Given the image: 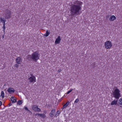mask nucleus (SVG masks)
Segmentation results:
<instances>
[{
  "instance_id": "obj_1",
  "label": "nucleus",
  "mask_w": 122,
  "mask_h": 122,
  "mask_svg": "<svg viewBox=\"0 0 122 122\" xmlns=\"http://www.w3.org/2000/svg\"><path fill=\"white\" fill-rule=\"evenodd\" d=\"M82 4L81 2L77 0L74 2L71 5L70 10V12L72 15L79 14V11L81 10Z\"/></svg>"
},
{
  "instance_id": "obj_2",
  "label": "nucleus",
  "mask_w": 122,
  "mask_h": 122,
  "mask_svg": "<svg viewBox=\"0 0 122 122\" xmlns=\"http://www.w3.org/2000/svg\"><path fill=\"white\" fill-rule=\"evenodd\" d=\"M40 57V55L37 52H35L32 54L31 55H28L27 57L31 59L33 61L36 62Z\"/></svg>"
},
{
  "instance_id": "obj_3",
  "label": "nucleus",
  "mask_w": 122,
  "mask_h": 122,
  "mask_svg": "<svg viewBox=\"0 0 122 122\" xmlns=\"http://www.w3.org/2000/svg\"><path fill=\"white\" fill-rule=\"evenodd\" d=\"M105 48L107 49L110 48L112 46V42L109 41H107L105 42L104 44Z\"/></svg>"
},
{
  "instance_id": "obj_4",
  "label": "nucleus",
  "mask_w": 122,
  "mask_h": 122,
  "mask_svg": "<svg viewBox=\"0 0 122 122\" xmlns=\"http://www.w3.org/2000/svg\"><path fill=\"white\" fill-rule=\"evenodd\" d=\"M120 91L118 89H116L113 92L114 97L116 99H118L119 97L120 94L119 93Z\"/></svg>"
},
{
  "instance_id": "obj_5",
  "label": "nucleus",
  "mask_w": 122,
  "mask_h": 122,
  "mask_svg": "<svg viewBox=\"0 0 122 122\" xmlns=\"http://www.w3.org/2000/svg\"><path fill=\"white\" fill-rule=\"evenodd\" d=\"M11 12L10 11L7 10L5 11V19H8L11 17Z\"/></svg>"
},
{
  "instance_id": "obj_6",
  "label": "nucleus",
  "mask_w": 122,
  "mask_h": 122,
  "mask_svg": "<svg viewBox=\"0 0 122 122\" xmlns=\"http://www.w3.org/2000/svg\"><path fill=\"white\" fill-rule=\"evenodd\" d=\"M28 80L30 82L34 83L36 82V78L34 76H31L28 79Z\"/></svg>"
},
{
  "instance_id": "obj_7",
  "label": "nucleus",
  "mask_w": 122,
  "mask_h": 122,
  "mask_svg": "<svg viewBox=\"0 0 122 122\" xmlns=\"http://www.w3.org/2000/svg\"><path fill=\"white\" fill-rule=\"evenodd\" d=\"M32 108L33 110L35 111L40 112L41 111V109L39 108L36 105H34L33 106Z\"/></svg>"
},
{
  "instance_id": "obj_8",
  "label": "nucleus",
  "mask_w": 122,
  "mask_h": 122,
  "mask_svg": "<svg viewBox=\"0 0 122 122\" xmlns=\"http://www.w3.org/2000/svg\"><path fill=\"white\" fill-rule=\"evenodd\" d=\"M16 62L18 64H20L22 61V59L20 57H18L16 59Z\"/></svg>"
},
{
  "instance_id": "obj_9",
  "label": "nucleus",
  "mask_w": 122,
  "mask_h": 122,
  "mask_svg": "<svg viewBox=\"0 0 122 122\" xmlns=\"http://www.w3.org/2000/svg\"><path fill=\"white\" fill-rule=\"evenodd\" d=\"M61 40L60 37V36H58L55 41V44L56 45L59 44Z\"/></svg>"
},
{
  "instance_id": "obj_10",
  "label": "nucleus",
  "mask_w": 122,
  "mask_h": 122,
  "mask_svg": "<svg viewBox=\"0 0 122 122\" xmlns=\"http://www.w3.org/2000/svg\"><path fill=\"white\" fill-rule=\"evenodd\" d=\"M7 91L9 93L11 94L14 92L15 90L12 88H9L7 90Z\"/></svg>"
},
{
  "instance_id": "obj_11",
  "label": "nucleus",
  "mask_w": 122,
  "mask_h": 122,
  "mask_svg": "<svg viewBox=\"0 0 122 122\" xmlns=\"http://www.w3.org/2000/svg\"><path fill=\"white\" fill-rule=\"evenodd\" d=\"M55 109H52L50 113V116L51 117H53L55 113Z\"/></svg>"
},
{
  "instance_id": "obj_12",
  "label": "nucleus",
  "mask_w": 122,
  "mask_h": 122,
  "mask_svg": "<svg viewBox=\"0 0 122 122\" xmlns=\"http://www.w3.org/2000/svg\"><path fill=\"white\" fill-rule=\"evenodd\" d=\"M116 18L114 15H112L110 17L109 20L111 21H113L116 20Z\"/></svg>"
},
{
  "instance_id": "obj_13",
  "label": "nucleus",
  "mask_w": 122,
  "mask_h": 122,
  "mask_svg": "<svg viewBox=\"0 0 122 122\" xmlns=\"http://www.w3.org/2000/svg\"><path fill=\"white\" fill-rule=\"evenodd\" d=\"M117 100H114L111 102V105H116L117 104Z\"/></svg>"
},
{
  "instance_id": "obj_14",
  "label": "nucleus",
  "mask_w": 122,
  "mask_h": 122,
  "mask_svg": "<svg viewBox=\"0 0 122 122\" xmlns=\"http://www.w3.org/2000/svg\"><path fill=\"white\" fill-rule=\"evenodd\" d=\"M11 100L13 103H15L16 102V100L15 97H12L11 98Z\"/></svg>"
},
{
  "instance_id": "obj_15",
  "label": "nucleus",
  "mask_w": 122,
  "mask_h": 122,
  "mask_svg": "<svg viewBox=\"0 0 122 122\" xmlns=\"http://www.w3.org/2000/svg\"><path fill=\"white\" fill-rule=\"evenodd\" d=\"M69 102H67L62 107L63 109L66 107L69 104Z\"/></svg>"
},
{
  "instance_id": "obj_16",
  "label": "nucleus",
  "mask_w": 122,
  "mask_h": 122,
  "mask_svg": "<svg viewBox=\"0 0 122 122\" xmlns=\"http://www.w3.org/2000/svg\"><path fill=\"white\" fill-rule=\"evenodd\" d=\"M50 31L49 30H47L46 33V34L45 35V36L46 37L48 36L50 34Z\"/></svg>"
},
{
  "instance_id": "obj_17",
  "label": "nucleus",
  "mask_w": 122,
  "mask_h": 122,
  "mask_svg": "<svg viewBox=\"0 0 122 122\" xmlns=\"http://www.w3.org/2000/svg\"><path fill=\"white\" fill-rule=\"evenodd\" d=\"M6 20L3 17H0V23L1 22H4Z\"/></svg>"
},
{
  "instance_id": "obj_18",
  "label": "nucleus",
  "mask_w": 122,
  "mask_h": 122,
  "mask_svg": "<svg viewBox=\"0 0 122 122\" xmlns=\"http://www.w3.org/2000/svg\"><path fill=\"white\" fill-rule=\"evenodd\" d=\"M118 103L119 104L122 105V98H120L118 100Z\"/></svg>"
},
{
  "instance_id": "obj_19",
  "label": "nucleus",
  "mask_w": 122,
  "mask_h": 122,
  "mask_svg": "<svg viewBox=\"0 0 122 122\" xmlns=\"http://www.w3.org/2000/svg\"><path fill=\"white\" fill-rule=\"evenodd\" d=\"M40 117L43 118H44L46 117V116L44 114H41Z\"/></svg>"
},
{
  "instance_id": "obj_20",
  "label": "nucleus",
  "mask_w": 122,
  "mask_h": 122,
  "mask_svg": "<svg viewBox=\"0 0 122 122\" xmlns=\"http://www.w3.org/2000/svg\"><path fill=\"white\" fill-rule=\"evenodd\" d=\"M60 113V111L59 110H58L57 111V112H56L55 116L56 117H57V116Z\"/></svg>"
},
{
  "instance_id": "obj_21",
  "label": "nucleus",
  "mask_w": 122,
  "mask_h": 122,
  "mask_svg": "<svg viewBox=\"0 0 122 122\" xmlns=\"http://www.w3.org/2000/svg\"><path fill=\"white\" fill-rule=\"evenodd\" d=\"M1 97L3 98L4 97V92L3 91H2L1 93Z\"/></svg>"
},
{
  "instance_id": "obj_22",
  "label": "nucleus",
  "mask_w": 122,
  "mask_h": 122,
  "mask_svg": "<svg viewBox=\"0 0 122 122\" xmlns=\"http://www.w3.org/2000/svg\"><path fill=\"white\" fill-rule=\"evenodd\" d=\"M22 102L21 100H19L17 103V104L19 105H20L22 104Z\"/></svg>"
},
{
  "instance_id": "obj_23",
  "label": "nucleus",
  "mask_w": 122,
  "mask_h": 122,
  "mask_svg": "<svg viewBox=\"0 0 122 122\" xmlns=\"http://www.w3.org/2000/svg\"><path fill=\"white\" fill-rule=\"evenodd\" d=\"M72 90H73V89H70V90H69L67 92V94H69L72 91Z\"/></svg>"
},
{
  "instance_id": "obj_24",
  "label": "nucleus",
  "mask_w": 122,
  "mask_h": 122,
  "mask_svg": "<svg viewBox=\"0 0 122 122\" xmlns=\"http://www.w3.org/2000/svg\"><path fill=\"white\" fill-rule=\"evenodd\" d=\"M79 99H78L77 98L76 99V100L74 101V103H77L79 101Z\"/></svg>"
},
{
  "instance_id": "obj_25",
  "label": "nucleus",
  "mask_w": 122,
  "mask_h": 122,
  "mask_svg": "<svg viewBox=\"0 0 122 122\" xmlns=\"http://www.w3.org/2000/svg\"><path fill=\"white\" fill-rule=\"evenodd\" d=\"M3 31L4 32H5V30L6 28L5 27V26H3Z\"/></svg>"
},
{
  "instance_id": "obj_26",
  "label": "nucleus",
  "mask_w": 122,
  "mask_h": 122,
  "mask_svg": "<svg viewBox=\"0 0 122 122\" xmlns=\"http://www.w3.org/2000/svg\"><path fill=\"white\" fill-rule=\"evenodd\" d=\"M41 114L40 113H37L36 114V116H40L41 117Z\"/></svg>"
},
{
  "instance_id": "obj_27",
  "label": "nucleus",
  "mask_w": 122,
  "mask_h": 122,
  "mask_svg": "<svg viewBox=\"0 0 122 122\" xmlns=\"http://www.w3.org/2000/svg\"><path fill=\"white\" fill-rule=\"evenodd\" d=\"M19 66V65L17 64H16L15 65V66L16 68H18Z\"/></svg>"
},
{
  "instance_id": "obj_28",
  "label": "nucleus",
  "mask_w": 122,
  "mask_h": 122,
  "mask_svg": "<svg viewBox=\"0 0 122 122\" xmlns=\"http://www.w3.org/2000/svg\"><path fill=\"white\" fill-rule=\"evenodd\" d=\"M25 110L27 111H29V110L27 107H25Z\"/></svg>"
},
{
  "instance_id": "obj_29",
  "label": "nucleus",
  "mask_w": 122,
  "mask_h": 122,
  "mask_svg": "<svg viewBox=\"0 0 122 122\" xmlns=\"http://www.w3.org/2000/svg\"><path fill=\"white\" fill-rule=\"evenodd\" d=\"M61 71V69H59L58 70V72H60Z\"/></svg>"
},
{
  "instance_id": "obj_30",
  "label": "nucleus",
  "mask_w": 122,
  "mask_h": 122,
  "mask_svg": "<svg viewBox=\"0 0 122 122\" xmlns=\"http://www.w3.org/2000/svg\"><path fill=\"white\" fill-rule=\"evenodd\" d=\"M6 21V20H5V21H4V22H3V26H5V21Z\"/></svg>"
},
{
  "instance_id": "obj_31",
  "label": "nucleus",
  "mask_w": 122,
  "mask_h": 122,
  "mask_svg": "<svg viewBox=\"0 0 122 122\" xmlns=\"http://www.w3.org/2000/svg\"><path fill=\"white\" fill-rule=\"evenodd\" d=\"M1 102L0 101V106H1Z\"/></svg>"
},
{
  "instance_id": "obj_32",
  "label": "nucleus",
  "mask_w": 122,
  "mask_h": 122,
  "mask_svg": "<svg viewBox=\"0 0 122 122\" xmlns=\"http://www.w3.org/2000/svg\"><path fill=\"white\" fill-rule=\"evenodd\" d=\"M2 37H3V38L4 37V36H3Z\"/></svg>"
},
{
  "instance_id": "obj_33",
  "label": "nucleus",
  "mask_w": 122,
  "mask_h": 122,
  "mask_svg": "<svg viewBox=\"0 0 122 122\" xmlns=\"http://www.w3.org/2000/svg\"><path fill=\"white\" fill-rule=\"evenodd\" d=\"M120 107H122V106H120Z\"/></svg>"
}]
</instances>
